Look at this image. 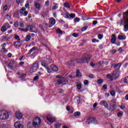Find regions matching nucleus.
<instances>
[{"label": "nucleus", "mask_w": 128, "mask_h": 128, "mask_svg": "<svg viewBox=\"0 0 128 128\" xmlns=\"http://www.w3.org/2000/svg\"><path fill=\"white\" fill-rule=\"evenodd\" d=\"M92 42L94 43V42H100V40H96V38H93L92 39Z\"/></svg>", "instance_id": "nucleus-43"}, {"label": "nucleus", "mask_w": 128, "mask_h": 128, "mask_svg": "<svg viewBox=\"0 0 128 128\" xmlns=\"http://www.w3.org/2000/svg\"><path fill=\"white\" fill-rule=\"evenodd\" d=\"M77 88L78 90H80V88H82V84H77Z\"/></svg>", "instance_id": "nucleus-52"}, {"label": "nucleus", "mask_w": 128, "mask_h": 128, "mask_svg": "<svg viewBox=\"0 0 128 128\" xmlns=\"http://www.w3.org/2000/svg\"><path fill=\"white\" fill-rule=\"evenodd\" d=\"M14 26H15V28H18V22H16L14 23Z\"/></svg>", "instance_id": "nucleus-53"}, {"label": "nucleus", "mask_w": 128, "mask_h": 128, "mask_svg": "<svg viewBox=\"0 0 128 128\" xmlns=\"http://www.w3.org/2000/svg\"><path fill=\"white\" fill-rule=\"evenodd\" d=\"M87 28H88V26H84L82 28L81 30L82 32H84V30H86Z\"/></svg>", "instance_id": "nucleus-49"}, {"label": "nucleus", "mask_w": 128, "mask_h": 128, "mask_svg": "<svg viewBox=\"0 0 128 128\" xmlns=\"http://www.w3.org/2000/svg\"><path fill=\"white\" fill-rule=\"evenodd\" d=\"M12 112H8L4 110H0V120H6L10 118V116H12Z\"/></svg>", "instance_id": "nucleus-1"}, {"label": "nucleus", "mask_w": 128, "mask_h": 128, "mask_svg": "<svg viewBox=\"0 0 128 128\" xmlns=\"http://www.w3.org/2000/svg\"><path fill=\"white\" fill-rule=\"evenodd\" d=\"M46 69L48 70V72L49 74H50V72H52V70H50V68H48V66L46 68Z\"/></svg>", "instance_id": "nucleus-47"}, {"label": "nucleus", "mask_w": 128, "mask_h": 128, "mask_svg": "<svg viewBox=\"0 0 128 128\" xmlns=\"http://www.w3.org/2000/svg\"><path fill=\"white\" fill-rule=\"evenodd\" d=\"M124 16H128V10L126 12H124Z\"/></svg>", "instance_id": "nucleus-62"}, {"label": "nucleus", "mask_w": 128, "mask_h": 128, "mask_svg": "<svg viewBox=\"0 0 128 128\" xmlns=\"http://www.w3.org/2000/svg\"><path fill=\"white\" fill-rule=\"evenodd\" d=\"M102 88L104 90H107V88H108V85H106V84H104L103 86H102Z\"/></svg>", "instance_id": "nucleus-57"}, {"label": "nucleus", "mask_w": 128, "mask_h": 128, "mask_svg": "<svg viewBox=\"0 0 128 128\" xmlns=\"http://www.w3.org/2000/svg\"><path fill=\"white\" fill-rule=\"evenodd\" d=\"M30 38H31L30 36L28 35L26 36V42H28V41L30 40Z\"/></svg>", "instance_id": "nucleus-38"}, {"label": "nucleus", "mask_w": 128, "mask_h": 128, "mask_svg": "<svg viewBox=\"0 0 128 128\" xmlns=\"http://www.w3.org/2000/svg\"><path fill=\"white\" fill-rule=\"evenodd\" d=\"M57 32L58 34H62V31L60 29H58Z\"/></svg>", "instance_id": "nucleus-56"}, {"label": "nucleus", "mask_w": 128, "mask_h": 128, "mask_svg": "<svg viewBox=\"0 0 128 128\" xmlns=\"http://www.w3.org/2000/svg\"><path fill=\"white\" fill-rule=\"evenodd\" d=\"M80 19L78 18H76L74 19V22H80Z\"/></svg>", "instance_id": "nucleus-45"}, {"label": "nucleus", "mask_w": 128, "mask_h": 128, "mask_svg": "<svg viewBox=\"0 0 128 128\" xmlns=\"http://www.w3.org/2000/svg\"><path fill=\"white\" fill-rule=\"evenodd\" d=\"M26 76V74H22L20 76V78H24Z\"/></svg>", "instance_id": "nucleus-46"}, {"label": "nucleus", "mask_w": 128, "mask_h": 128, "mask_svg": "<svg viewBox=\"0 0 128 128\" xmlns=\"http://www.w3.org/2000/svg\"><path fill=\"white\" fill-rule=\"evenodd\" d=\"M76 76H77V78H82V74H80V70L78 69L76 70Z\"/></svg>", "instance_id": "nucleus-21"}, {"label": "nucleus", "mask_w": 128, "mask_h": 128, "mask_svg": "<svg viewBox=\"0 0 128 128\" xmlns=\"http://www.w3.org/2000/svg\"><path fill=\"white\" fill-rule=\"evenodd\" d=\"M3 10H4V12L8 10V5L6 4L3 7Z\"/></svg>", "instance_id": "nucleus-44"}, {"label": "nucleus", "mask_w": 128, "mask_h": 128, "mask_svg": "<svg viewBox=\"0 0 128 128\" xmlns=\"http://www.w3.org/2000/svg\"><path fill=\"white\" fill-rule=\"evenodd\" d=\"M36 47H33L32 49L30 50V52H28V54H32V52H36Z\"/></svg>", "instance_id": "nucleus-22"}, {"label": "nucleus", "mask_w": 128, "mask_h": 128, "mask_svg": "<svg viewBox=\"0 0 128 128\" xmlns=\"http://www.w3.org/2000/svg\"><path fill=\"white\" fill-rule=\"evenodd\" d=\"M98 24V21L97 20H94L92 22V24H94V26H95V24Z\"/></svg>", "instance_id": "nucleus-63"}, {"label": "nucleus", "mask_w": 128, "mask_h": 128, "mask_svg": "<svg viewBox=\"0 0 128 128\" xmlns=\"http://www.w3.org/2000/svg\"><path fill=\"white\" fill-rule=\"evenodd\" d=\"M96 120V118L90 117V118H88L86 120V124H90L92 120Z\"/></svg>", "instance_id": "nucleus-17"}, {"label": "nucleus", "mask_w": 128, "mask_h": 128, "mask_svg": "<svg viewBox=\"0 0 128 128\" xmlns=\"http://www.w3.org/2000/svg\"><path fill=\"white\" fill-rule=\"evenodd\" d=\"M124 108H126V105H124V104H122L120 106V108H121V110H124Z\"/></svg>", "instance_id": "nucleus-48"}, {"label": "nucleus", "mask_w": 128, "mask_h": 128, "mask_svg": "<svg viewBox=\"0 0 128 128\" xmlns=\"http://www.w3.org/2000/svg\"><path fill=\"white\" fill-rule=\"evenodd\" d=\"M100 104H103L104 106H105V108H108V104L106 100H102Z\"/></svg>", "instance_id": "nucleus-19"}, {"label": "nucleus", "mask_w": 128, "mask_h": 128, "mask_svg": "<svg viewBox=\"0 0 128 128\" xmlns=\"http://www.w3.org/2000/svg\"><path fill=\"white\" fill-rule=\"evenodd\" d=\"M28 27L30 28V32H34V30H34V26H32L28 25Z\"/></svg>", "instance_id": "nucleus-36"}, {"label": "nucleus", "mask_w": 128, "mask_h": 128, "mask_svg": "<svg viewBox=\"0 0 128 128\" xmlns=\"http://www.w3.org/2000/svg\"><path fill=\"white\" fill-rule=\"evenodd\" d=\"M128 24H125L124 25V32H128Z\"/></svg>", "instance_id": "nucleus-35"}, {"label": "nucleus", "mask_w": 128, "mask_h": 128, "mask_svg": "<svg viewBox=\"0 0 128 128\" xmlns=\"http://www.w3.org/2000/svg\"><path fill=\"white\" fill-rule=\"evenodd\" d=\"M111 42L112 44H116V34H113L111 36Z\"/></svg>", "instance_id": "nucleus-14"}, {"label": "nucleus", "mask_w": 128, "mask_h": 128, "mask_svg": "<svg viewBox=\"0 0 128 128\" xmlns=\"http://www.w3.org/2000/svg\"><path fill=\"white\" fill-rule=\"evenodd\" d=\"M41 64L42 66H44V68H48V63L46 62V61L42 62Z\"/></svg>", "instance_id": "nucleus-24"}, {"label": "nucleus", "mask_w": 128, "mask_h": 128, "mask_svg": "<svg viewBox=\"0 0 128 128\" xmlns=\"http://www.w3.org/2000/svg\"><path fill=\"white\" fill-rule=\"evenodd\" d=\"M8 68H10L11 70H12V64L10 63L9 64H8V65H7Z\"/></svg>", "instance_id": "nucleus-58"}, {"label": "nucleus", "mask_w": 128, "mask_h": 128, "mask_svg": "<svg viewBox=\"0 0 128 128\" xmlns=\"http://www.w3.org/2000/svg\"><path fill=\"white\" fill-rule=\"evenodd\" d=\"M69 18H76V14L72 13L69 14Z\"/></svg>", "instance_id": "nucleus-31"}, {"label": "nucleus", "mask_w": 128, "mask_h": 128, "mask_svg": "<svg viewBox=\"0 0 128 128\" xmlns=\"http://www.w3.org/2000/svg\"><path fill=\"white\" fill-rule=\"evenodd\" d=\"M39 28H41V30H43V32H44V28H48V24L46 22H45L44 24H43V25L40 24L39 26Z\"/></svg>", "instance_id": "nucleus-13"}, {"label": "nucleus", "mask_w": 128, "mask_h": 128, "mask_svg": "<svg viewBox=\"0 0 128 128\" xmlns=\"http://www.w3.org/2000/svg\"><path fill=\"white\" fill-rule=\"evenodd\" d=\"M116 52V50H110V53L112 54H114Z\"/></svg>", "instance_id": "nucleus-42"}, {"label": "nucleus", "mask_w": 128, "mask_h": 128, "mask_svg": "<svg viewBox=\"0 0 128 128\" xmlns=\"http://www.w3.org/2000/svg\"><path fill=\"white\" fill-rule=\"evenodd\" d=\"M118 40H126V36H122V35H119L118 36Z\"/></svg>", "instance_id": "nucleus-23"}, {"label": "nucleus", "mask_w": 128, "mask_h": 128, "mask_svg": "<svg viewBox=\"0 0 128 128\" xmlns=\"http://www.w3.org/2000/svg\"><path fill=\"white\" fill-rule=\"evenodd\" d=\"M72 36H74V38H78V34L74 33L72 34Z\"/></svg>", "instance_id": "nucleus-51"}, {"label": "nucleus", "mask_w": 128, "mask_h": 128, "mask_svg": "<svg viewBox=\"0 0 128 128\" xmlns=\"http://www.w3.org/2000/svg\"><path fill=\"white\" fill-rule=\"evenodd\" d=\"M15 116L18 120H22V114L20 112H17L15 113Z\"/></svg>", "instance_id": "nucleus-9"}, {"label": "nucleus", "mask_w": 128, "mask_h": 128, "mask_svg": "<svg viewBox=\"0 0 128 128\" xmlns=\"http://www.w3.org/2000/svg\"><path fill=\"white\" fill-rule=\"evenodd\" d=\"M38 63H35L31 67L30 71L31 72H36V70H38Z\"/></svg>", "instance_id": "nucleus-4"}, {"label": "nucleus", "mask_w": 128, "mask_h": 128, "mask_svg": "<svg viewBox=\"0 0 128 128\" xmlns=\"http://www.w3.org/2000/svg\"><path fill=\"white\" fill-rule=\"evenodd\" d=\"M22 44V41H20V39H18V41H16L14 43V46H16V48L20 46Z\"/></svg>", "instance_id": "nucleus-10"}, {"label": "nucleus", "mask_w": 128, "mask_h": 128, "mask_svg": "<svg viewBox=\"0 0 128 128\" xmlns=\"http://www.w3.org/2000/svg\"><path fill=\"white\" fill-rule=\"evenodd\" d=\"M68 64L71 66H74V60L69 61Z\"/></svg>", "instance_id": "nucleus-28"}, {"label": "nucleus", "mask_w": 128, "mask_h": 128, "mask_svg": "<svg viewBox=\"0 0 128 128\" xmlns=\"http://www.w3.org/2000/svg\"><path fill=\"white\" fill-rule=\"evenodd\" d=\"M90 60V53H86L84 54L80 60H76V62L78 64H86Z\"/></svg>", "instance_id": "nucleus-2"}, {"label": "nucleus", "mask_w": 128, "mask_h": 128, "mask_svg": "<svg viewBox=\"0 0 128 128\" xmlns=\"http://www.w3.org/2000/svg\"><path fill=\"white\" fill-rule=\"evenodd\" d=\"M107 78H109V80H110L112 81L114 80V76L112 74H107L106 76Z\"/></svg>", "instance_id": "nucleus-20"}, {"label": "nucleus", "mask_w": 128, "mask_h": 128, "mask_svg": "<svg viewBox=\"0 0 128 128\" xmlns=\"http://www.w3.org/2000/svg\"><path fill=\"white\" fill-rule=\"evenodd\" d=\"M18 30H20L22 32H26L28 30V28H18Z\"/></svg>", "instance_id": "nucleus-26"}, {"label": "nucleus", "mask_w": 128, "mask_h": 128, "mask_svg": "<svg viewBox=\"0 0 128 128\" xmlns=\"http://www.w3.org/2000/svg\"><path fill=\"white\" fill-rule=\"evenodd\" d=\"M40 122H42L40 118L37 117L34 120L32 124L34 128H39L40 126Z\"/></svg>", "instance_id": "nucleus-3"}, {"label": "nucleus", "mask_w": 128, "mask_h": 128, "mask_svg": "<svg viewBox=\"0 0 128 128\" xmlns=\"http://www.w3.org/2000/svg\"><path fill=\"white\" fill-rule=\"evenodd\" d=\"M14 126L16 128H24V125L20 124L19 122H16L14 124Z\"/></svg>", "instance_id": "nucleus-12"}, {"label": "nucleus", "mask_w": 128, "mask_h": 128, "mask_svg": "<svg viewBox=\"0 0 128 128\" xmlns=\"http://www.w3.org/2000/svg\"><path fill=\"white\" fill-rule=\"evenodd\" d=\"M66 82V78H62L60 80H58L57 82L58 84H62L63 82Z\"/></svg>", "instance_id": "nucleus-18"}, {"label": "nucleus", "mask_w": 128, "mask_h": 128, "mask_svg": "<svg viewBox=\"0 0 128 128\" xmlns=\"http://www.w3.org/2000/svg\"><path fill=\"white\" fill-rule=\"evenodd\" d=\"M84 84H85V86H88V80H85L84 82Z\"/></svg>", "instance_id": "nucleus-60"}, {"label": "nucleus", "mask_w": 128, "mask_h": 128, "mask_svg": "<svg viewBox=\"0 0 128 128\" xmlns=\"http://www.w3.org/2000/svg\"><path fill=\"white\" fill-rule=\"evenodd\" d=\"M50 68H52V70H54V72H58V68L54 64H51Z\"/></svg>", "instance_id": "nucleus-15"}, {"label": "nucleus", "mask_w": 128, "mask_h": 128, "mask_svg": "<svg viewBox=\"0 0 128 128\" xmlns=\"http://www.w3.org/2000/svg\"><path fill=\"white\" fill-rule=\"evenodd\" d=\"M112 74L114 80H116V78H120V74L118 71H113Z\"/></svg>", "instance_id": "nucleus-6"}, {"label": "nucleus", "mask_w": 128, "mask_h": 128, "mask_svg": "<svg viewBox=\"0 0 128 128\" xmlns=\"http://www.w3.org/2000/svg\"><path fill=\"white\" fill-rule=\"evenodd\" d=\"M46 119L50 122H56V118L54 117H53L52 116V115H48L46 116Z\"/></svg>", "instance_id": "nucleus-7"}, {"label": "nucleus", "mask_w": 128, "mask_h": 128, "mask_svg": "<svg viewBox=\"0 0 128 128\" xmlns=\"http://www.w3.org/2000/svg\"><path fill=\"white\" fill-rule=\"evenodd\" d=\"M126 78H128V76H126L124 78V82L128 84V82H126Z\"/></svg>", "instance_id": "nucleus-64"}, {"label": "nucleus", "mask_w": 128, "mask_h": 128, "mask_svg": "<svg viewBox=\"0 0 128 128\" xmlns=\"http://www.w3.org/2000/svg\"><path fill=\"white\" fill-rule=\"evenodd\" d=\"M110 110L111 112H114L115 110H116V104H110Z\"/></svg>", "instance_id": "nucleus-11"}, {"label": "nucleus", "mask_w": 128, "mask_h": 128, "mask_svg": "<svg viewBox=\"0 0 128 128\" xmlns=\"http://www.w3.org/2000/svg\"><path fill=\"white\" fill-rule=\"evenodd\" d=\"M38 78H40V76H36L34 78V80H38Z\"/></svg>", "instance_id": "nucleus-59"}, {"label": "nucleus", "mask_w": 128, "mask_h": 128, "mask_svg": "<svg viewBox=\"0 0 128 128\" xmlns=\"http://www.w3.org/2000/svg\"><path fill=\"white\" fill-rule=\"evenodd\" d=\"M80 116V112H74V116Z\"/></svg>", "instance_id": "nucleus-32"}, {"label": "nucleus", "mask_w": 128, "mask_h": 128, "mask_svg": "<svg viewBox=\"0 0 128 128\" xmlns=\"http://www.w3.org/2000/svg\"><path fill=\"white\" fill-rule=\"evenodd\" d=\"M1 30H2V32H6V26H2L1 28Z\"/></svg>", "instance_id": "nucleus-37"}, {"label": "nucleus", "mask_w": 128, "mask_h": 128, "mask_svg": "<svg viewBox=\"0 0 128 128\" xmlns=\"http://www.w3.org/2000/svg\"><path fill=\"white\" fill-rule=\"evenodd\" d=\"M102 38H104V36H102V34H98V38H99V40H102Z\"/></svg>", "instance_id": "nucleus-50"}, {"label": "nucleus", "mask_w": 128, "mask_h": 128, "mask_svg": "<svg viewBox=\"0 0 128 128\" xmlns=\"http://www.w3.org/2000/svg\"><path fill=\"white\" fill-rule=\"evenodd\" d=\"M24 10H26V8H22V9L20 10V12L22 14H23L24 16H26L28 14V11Z\"/></svg>", "instance_id": "nucleus-8"}, {"label": "nucleus", "mask_w": 128, "mask_h": 128, "mask_svg": "<svg viewBox=\"0 0 128 128\" xmlns=\"http://www.w3.org/2000/svg\"><path fill=\"white\" fill-rule=\"evenodd\" d=\"M19 26L20 28H24V22H20V23Z\"/></svg>", "instance_id": "nucleus-55"}, {"label": "nucleus", "mask_w": 128, "mask_h": 128, "mask_svg": "<svg viewBox=\"0 0 128 128\" xmlns=\"http://www.w3.org/2000/svg\"><path fill=\"white\" fill-rule=\"evenodd\" d=\"M112 68H114V70H116V71H118V70H120V66H122V64L120 62H119L117 64H112Z\"/></svg>", "instance_id": "nucleus-5"}, {"label": "nucleus", "mask_w": 128, "mask_h": 128, "mask_svg": "<svg viewBox=\"0 0 128 128\" xmlns=\"http://www.w3.org/2000/svg\"><path fill=\"white\" fill-rule=\"evenodd\" d=\"M50 24H52L54 26V24H56V20L53 18L52 20H50Z\"/></svg>", "instance_id": "nucleus-30"}, {"label": "nucleus", "mask_w": 128, "mask_h": 128, "mask_svg": "<svg viewBox=\"0 0 128 128\" xmlns=\"http://www.w3.org/2000/svg\"><path fill=\"white\" fill-rule=\"evenodd\" d=\"M94 74H89V78H94Z\"/></svg>", "instance_id": "nucleus-61"}, {"label": "nucleus", "mask_w": 128, "mask_h": 128, "mask_svg": "<svg viewBox=\"0 0 128 128\" xmlns=\"http://www.w3.org/2000/svg\"><path fill=\"white\" fill-rule=\"evenodd\" d=\"M117 24L120 26H124V20H120L117 22Z\"/></svg>", "instance_id": "nucleus-25"}, {"label": "nucleus", "mask_w": 128, "mask_h": 128, "mask_svg": "<svg viewBox=\"0 0 128 128\" xmlns=\"http://www.w3.org/2000/svg\"><path fill=\"white\" fill-rule=\"evenodd\" d=\"M64 6L65 8H70V4L68 3H67V2H65L64 4Z\"/></svg>", "instance_id": "nucleus-39"}, {"label": "nucleus", "mask_w": 128, "mask_h": 128, "mask_svg": "<svg viewBox=\"0 0 128 128\" xmlns=\"http://www.w3.org/2000/svg\"><path fill=\"white\" fill-rule=\"evenodd\" d=\"M2 50L4 52H8V50L6 49L5 46L2 47Z\"/></svg>", "instance_id": "nucleus-54"}, {"label": "nucleus", "mask_w": 128, "mask_h": 128, "mask_svg": "<svg viewBox=\"0 0 128 128\" xmlns=\"http://www.w3.org/2000/svg\"><path fill=\"white\" fill-rule=\"evenodd\" d=\"M97 84H100L104 82V80L102 79H98L96 81Z\"/></svg>", "instance_id": "nucleus-27"}, {"label": "nucleus", "mask_w": 128, "mask_h": 128, "mask_svg": "<svg viewBox=\"0 0 128 128\" xmlns=\"http://www.w3.org/2000/svg\"><path fill=\"white\" fill-rule=\"evenodd\" d=\"M122 114H123L120 112H118V118H121L122 117Z\"/></svg>", "instance_id": "nucleus-41"}, {"label": "nucleus", "mask_w": 128, "mask_h": 128, "mask_svg": "<svg viewBox=\"0 0 128 128\" xmlns=\"http://www.w3.org/2000/svg\"><path fill=\"white\" fill-rule=\"evenodd\" d=\"M34 6L38 10H40V6H42V5L40 3L38 2H34Z\"/></svg>", "instance_id": "nucleus-16"}, {"label": "nucleus", "mask_w": 128, "mask_h": 128, "mask_svg": "<svg viewBox=\"0 0 128 128\" xmlns=\"http://www.w3.org/2000/svg\"><path fill=\"white\" fill-rule=\"evenodd\" d=\"M110 94L112 96H116V92L114 90H112L110 92Z\"/></svg>", "instance_id": "nucleus-40"}, {"label": "nucleus", "mask_w": 128, "mask_h": 128, "mask_svg": "<svg viewBox=\"0 0 128 128\" xmlns=\"http://www.w3.org/2000/svg\"><path fill=\"white\" fill-rule=\"evenodd\" d=\"M124 23L125 24H128V17H124Z\"/></svg>", "instance_id": "nucleus-33"}, {"label": "nucleus", "mask_w": 128, "mask_h": 128, "mask_svg": "<svg viewBox=\"0 0 128 128\" xmlns=\"http://www.w3.org/2000/svg\"><path fill=\"white\" fill-rule=\"evenodd\" d=\"M60 126H62V124L60 123H56L54 124V128H60Z\"/></svg>", "instance_id": "nucleus-29"}, {"label": "nucleus", "mask_w": 128, "mask_h": 128, "mask_svg": "<svg viewBox=\"0 0 128 128\" xmlns=\"http://www.w3.org/2000/svg\"><path fill=\"white\" fill-rule=\"evenodd\" d=\"M64 17L65 18H70V14L68 12H66L64 14Z\"/></svg>", "instance_id": "nucleus-34"}]
</instances>
